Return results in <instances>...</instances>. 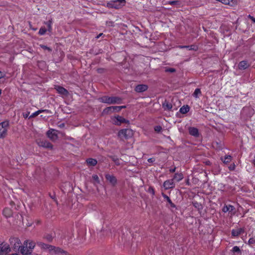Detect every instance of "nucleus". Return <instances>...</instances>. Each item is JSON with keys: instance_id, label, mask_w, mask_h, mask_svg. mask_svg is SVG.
I'll list each match as a JSON object with an SVG mask.
<instances>
[{"instance_id": "nucleus-41", "label": "nucleus", "mask_w": 255, "mask_h": 255, "mask_svg": "<svg viewBox=\"0 0 255 255\" xmlns=\"http://www.w3.org/2000/svg\"><path fill=\"white\" fill-rule=\"evenodd\" d=\"M48 27L49 31H51V23L50 22L48 23Z\"/></svg>"}, {"instance_id": "nucleus-3", "label": "nucleus", "mask_w": 255, "mask_h": 255, "mask_svg": "<svg viewBox=\"0 0 255 255\" xmlns=\"http://www.w3.org/2000/svg\"><path fill=\"white\" fill-rule=\"evenodd\" d=\"M9 241L11 250L18 251L21 245L20 239L16 237H11Z\"/></svg>"}, {"instance_id": "nucleus-32", "label": "nucleus", "mask_w": 255, "mask_h": 255, "mask_svg": "<svg viewBox=\"0 0 255 255\" xmlns=\"http://www.w3.org/2000/svg\"><path fill=\"white\" fill-rule=\"evenodd\" d=\"M92 179L95 181V183H100L99 177L97 175H93L92 176Z\"/></svg>"}, {"instance_id": "nucleus-2", "label": "nucleus", "mask_w": 255, "mask_h": 255, "mask_svg": "<svg viewBox=\"0 0 255 255\" xmlns=\"http://www.w3.org/2000/svg\"><path fill=\"white\" fill-rule=\"evenodd\" d=\"M126 2V0H114L108 2L107 5L109 8L119 9L124 6Z\"/></svg>"}, {"instance_id": "nucleus-5", "label": "nucleus", "mask_w": 255, "mask_h": 255, "mask_svg": "<svg viewBox=\"0 0 255 255\" xmlns=\"http://www.w3.org/2000/svg\"><path fill=\"white\" fill-rule=\"evenodd\" d=\"M133 135V131L130 129H123L119 131L118 136L121 138H128Z\"/></svg>"}, {"instance_id": "nucleus-44", "label": "nucleus", "mask_w": 255, "mask_h": 255, "mask_svg": "<svg viewBox=\"0 0 255 255\" xmlns=\"http://www.w3.org/2000/svg\"><path fill=\"white\" fill-rule=\"evenodd\" d=\"M28 255H39V254L36 253H31L30 252V254H29Z\"/></svg>"}, {"instance_id": "nucleus-35", "label": "nucleus", "mask_w": 255, "mask_h": 255, "mask_svg": "<svg viewBox=\"0 0 255 255\" xmlns=\"http://www.w3.org/2000/svg\"><path fill=\"white\" fill-rule=\"evenodd\" d=\"M154 129L156 131L160 132L162 129V128L160 126H156L155 127Z\"/></svg>"}, {"instance_id": "nucleus-6", "label": "nucleus", "mask_w": 255, "mask_h": 255, "mask_svg": "<svg viewBox=\"0 0 255 255\" xmlns=\"http://www.w3.org/2000/svg\"><path fill=\"white\" fill-rule=\"evenodd\" d=\"M111 122L117 126H120L123 123H128V120H127L123 117L120 116H116L111 118Z\"/></svg>"}, {"instance_id": "nucleus-25", "label": "nucleus", "mask_w": 255, "mask_h": 255, "mask_svg": "<svg viewBox=\"0 0 255 255\" xmlns=\"http://www.w3.org/2000/svg\"><path fill=\"white\" fill-rule=\"evenodd\" d=\"M88 165L90 166H94L97 163L96 159L93 158H89L86 160Z\"/></svg>"}, {"instance_id": "nucleus-29", "label": "nucleus", "mask_w": 255, "mask_h": 255, "mask_svg": "<svg viewBox=\"0 0 255 255\" xmlns=\"http://www.w3.org/2000/svg\"><path fill=\"white\" fill-rule=\"evenodd\" d=\"M201 94V92L200 89H196L193 95V96L196 98H198Z\"/></svg>"}, {"instance_id": "nucleus-33", "label": "nucleus", "mask_w": 255, "mask_h": 255, "mask_svg": "<svg viewBox=\"0 0 255 255\" xmlns=\"http://www.w3.org/2000/svg\"><path fill=\"white\" fill-rule=\"evenodd\" d=\"M248 244L249 245H255V238H250L248 241Z\"/></svg>"}, {"instance_id": "nucleus-24", "label": "nucleus", "mask_w": 255, "mask_h": 255, "mask_svg": "<svg viewBox=\"0 0 255 255\" xmlns=\"http://www.w3.org/2000/svg\"><path fill=\"white\" fill-rule=\"evenodd\" d=\"M163 197L167 201V202L169 203L171 207L174 208L175 207V205L172 203L169 197L166 195L162 193Z\"/></svg>"}, {"instance_id": "nucleus-16", "label": "nucleus", "mask_w": 255, "mask_h": 255, "mask_svg": "<svg viewBox=\"0 0 255 255\" xmlns=\"http://www.w3.org/2000/svg\"><path fill=\"white\" fill-rule=\"evenodd\" d=\"M2 214L6 218H9L12 215V211L11 208L5 207L2 212Z\"/></svg>"}, {"instance_id": "nucleus-45", "label": "nucleus", "mask_w": 255, "mask_h": 255, "mask_svg": "<svg viewBox=\"0 0 255 255\" xmlns=\"http://www.w3.org/2000/svg\"><path fill=\"white\" fill-rule=\"evenodd\" d=\"M251 19L252 20V21L254 22H255V18L252 17V16H250Z\"/></svg>"}, {"instance_id": "nucleus-43", "label": "nucleus", "mask_w": 255, "mask_h": 255, "mask_svg": "<svg viewBox=\"0 0 255 255\" xmlns=\"http://www.w3.org/2000/svg\"><path fill=\"white\" fill-rule=\"evenodd\" d=\"M167 71L170 72H173L175 71V70L173 68H170V69H169L168 70H167Z\"/></svg>"}, {"instance_id": "nucleus-26", "label": "nucleus", "mask_w": 255, "mask_h": 255, "mask_svg": "<svg viewBox=\"0 0 255 255\" xmlns=\"http://www.w3.org/2000/svg\"><path fill=\"white\" fill-rule=\"evenodd\" d=\"M189 111V107L188 106H183L180 109V112L182 114H186Z\"/></svg>"}, {"instance_id": "nucleus-27", "label": "nucleus", "mask_w": 255, "mask_h": 255, "mask_svg": "<svg viewBox=\"0 0 255 255\" xmlns=\"http://www.w3.org/2000/svg\"><path fill=\"white\" fill-rule=\"evenodd\" d=\"M163 107L165 110H170L172 108V106L171 104L166 102L163 104Z\"/></svg>"}, {"instance_id": "nucleus-18", "label": "nucleus", "mask_w": 255, "mask_h": 255, "mask_svg": "<svg viewBox=\"0 0 255 255\" xmlns=\"http://www.w3.org/2000/svg\"><path fill=\"white\" fill-rule=\"evenodd\" d=\"M235 210V208L232 206V205H226L222 209V211L224 213H226L228 212H233V214H235V212H233V211Z\"/></svg>"}, {"instance_id": "nucleus-48", "label": "nucleus", "mask_w": 255, "mask_h": 255, "mask_svg": "<svg viewBox=\"0 0 255 255\" xmlns=\"http://www.w3.org/2000/svg\"><path fill=\"white\" fill-rule=\"evenodd\" d=\"M24 117L25 118H27V117H28V115H27V114H26V115H24Z\"/></svg>"}, {"instance_id": "nucleus-38", "label": "nucleus", "mask_w": 255, "mask_h": 255, "mask_svg": "<svg viewBox=\"0 0 255 255\" xmlns=\"http://www.w3.org/2000/svg\"><path fill=\"white\" fill-rule=\"evenodd\" d=\"M41 47L43 49H45V50H48L49 51H50V49L47 47L46 46H45V45H41Z\"/></svg>"}, {"instance_id": "nucleus-31", "label": "nucleus", "mask_w": 255, "mask_h": 255, "mask_svg": "<svg viewBox=\"0 0 255 255\" xmlns=\"http://www.w3.org/2000/svg\"><path fill=\"white\" fill-rule=\"evenodd\" d=\"M231 156L230 155L226 156L224 159H222V161L224 163H228L231 161Z\"/></svg>"}, {"instance_id": "nucleus-47", "label": "nucleus", "mask_w": 255, "mask_h": 255, "mask_svg": "<svg viewBox=\"0 0 255 255\" xmlns=\"http://www.w3.org/2000/svg\"><path fill=\"white\" fill-rule=\"evenodd\" d=\"M102 35V33L100 34L98 36H97V38H99V37H100V36H101Z\"/></svg>"}, {"instance_id": "nucleus-21", "label": "nucleus", "mask_w": 255, "mask_h": 255, "mask_svg": "<svg viewBox=\"0 0 255 255\" xmlns=\"http://www.w3.org/2000/svg\"><path fill=\"white\" fill-rule=\"evenodd\" d=\"M183 178V175L182 173H176L173 179V181H175V182H179Z\"/></svg>"}, {"instance_id": "nucleus-11", "label": "nucleus", "mask_w": 255, "mask_h": 255, "mask_svg": "<svg viewBox=\"0 0 255 255\" xmlns=\"http://www.w3.org/2000/svg\"><path fill=\"white\" fill-rule=\"evenodd\" d=\"M48 137L52 140H55L57 138V131L54 129H50L47 132Z\"/></svg>"}, {"instance_id": "nucleus-12", "label": "nucleus", "mask_w": 255, "mask_h": 255, "mask_svg": "<svg viewBox=\"0 0 255 255\" xmlns=\"http://www.w3.org/2000/svg\"><path fill=\"white\" fill-rule=\"evenodd\" d=\"M244 230L242 228H237L233 229L232 231V236L233 237H237L240 235L244 233Z\"/></svg>"}, {"instance_id": "nucleus-7", "label": "nucleus", "mask_w": 255, "mask_h": 255, "mask_svg": "<svg viewBox=\"0 0 255 255\" xmlns=\"http://www.w3.org/2000/svg\"><path fill=\"white\" fill-rule=\"evenodd\" d=\"M8 122L4 121L0 124V138L4 137L7 132Z\"/></svg>"}, {"instance_id": "nucleus-23", "label": "nucleus", "mask_w": 255, "mask_h": 255, "mask_svg": "<svg viewBox=\"0 0 255 255\" xmlns=\"http://www.w3.org/2000/svg\"><path fill=\"white\" fill-rule=\"evenodd\" d=\"M249 66V64L245 61H243L240 62L239 64V68L240 69H245Z\"/></svg>"}, {"instance_id": "nucleus-30", "label": "nucleus", "mask_w": 255, "mask_h": 255, "mask_svg": "<svg viewBox=\"0 0 255 255\" xmlns=\"http://www.w3.org/2000/svg\"><path fill=\"white\" fill-rule=\"evenodd\" d=\"M232 252L234 253H238V254L241 255V251L239 247L238 246H235L233 248L232 250Z\"/></svg>"}, {"instance_id": "nucleus-10", "label": "nucleus", "mask_w": 255, "mask_h": 255, "mask_svg": "<svg viewBox=\"0 0 255 255\" xmlns=\"http://www.w3.org/2000/svg\"><path fill=\"white\" fill-rule=\"evenodd\" d=\"M163 186L165 190L174 188L175 184L174 183L173 179L166 180L164 182Z\"/></svg>"}, {"instance_id": "nucleus-17", "label": "nucleus", "mask_w": 255, "mask_h": 255, "mask_svg": "<svg viewBox=\"0 0 255 255\" xmlns=\"http://www.w3.org/2000/svg\"><path fill=\"white\" fill-rule=\"evenodd\" d=\"M106 178L113 185H114L117 183V179L115 176L112 175L107 174L106 175Z\"/></svg>"}, {"instance_id": "nucleus-28", "label": "nucleus", "mask_w": 255, "mask_h": 255, "mask_svg": "<svg viewBox=\"0 0 255 255\" xmlns=\"http://www.w3.org/2000/svg\"><path fill=\"white\" fill-rule=\"evenodd\" d=\"M48 112V110H38L34 113H33L30 116V118H33V117H35L37 116H38L39 114L42 113V112Z\"/></svg>"}, {"instance_id": "nucleus-49", "label": "nucleus", "mask_w": 255, "mask_h": 255, "mask_svg": "<svg viewBox=\"0 0 255 255\" xmlns=\"http://www.w3.org/2000/svg\"><path fill=\"white\" fill-rule=\"evenodd\" d=\"M1 94V90L0 89V95Z\"/></svg>"}, {"instance_id": "nucleus-4", "label": "nucleus", "mask_w": 255, "mask_h": 255, "mask_svg": "<svg viewBox=\"0 0 255 255\" xmlns=\"http://www.w3.org/2000/svg\"><path fill=\"white\" fill-rule=\"evenodd\" d=\"M100 102L109 104H120L121 99L116 97L104 96L99 99Z\"/></svg>"}, {"instance_id": "nucleus-39", "label": "nucleus", "mask_w": 255, "mask_h": 255, "mask_svg": "<svg viewBox=\"0 0 255 255\" xmlns=\"http://www.w3.org/2000/svg\"><path fill=\"white\" fill-rule=\"evenodd\" d=\"M4 75L5 74L3 73L0 71V79L3 78L4 76Z\"/></svg>"}, {"instance_id": "nucleus-15", "label": "nucleus", "mask_w": 255, "mask_h": 255, "mask_svg": "<svg viewBox=\"0 0 255 255\" xmlns=\"http://www.w3.org/2000/svg\"><path fill=\"white\" fill-rule=\"evenodd\" d=\"M147 86L146 85L141 84L138 85L135 88V90L137 92H143L145 91L147 89Z\"/></svg>"}, {"instance_id": "nucleus-34", "label": "nucleus", "mask_w": 255, "mask_h": 255, "mask_svg": "<svg viewBox=\"0 0 255 255\" xmlns=\"http://www.w3.org/2000/svg\"><path fill=\"white\" fill-rule=\"evenodd\" d=\"M46 31V29L45 28L41 27L39 31V34L42 35L45 33Z\"/></svg>"}, {"instance_id": "nucleus-19", "label": "nucleus", "mask_w": 255, "mask_h": 255, "mask_svg": "<svg viewBox=\"0 0 255 255\" xmlns=\"http://www.w3.org/2000/svg\"><path fill=\"white\" fill-rule=\"evenodd\" d=\"M189 132L191 135L195 137H197L199 135L198 129L194 127H190L189 128Z\"/></svg>"}, {"instance_id": "nucleus-37", "label": "nucleus", "mask_w": 255, "mask_h": 255, "mask_svg": "<svg viewBox=\"0 0 255 255\" xmlns=\"http://www.w3.org/2000/svg\"><path fill=\"white\" fill-rule=\"evenodd\" d=\"M113 160L114 161V162H115V163L116 164H118V165L120 164V160H119L118 159H116L115 158H113Z\"/></svg>"}, {"instance_id": "nucleus-13", "label": "nucleus", "mask_w": 255, "mask_h": 255, "mask_svg": "<svg viewBox=\"0 0 255 255\" xmlns=\"http://www.w3.org/2000/svg\"><path fill=\"white\" fill-rule=\"evenodd\" d=\"M55 88L58 93L64 96H67L68 94V92L67 90L62 87L56 86Z\"/></svg>"}, {"instance_id": "nucleus-40", "label": "nucleus", "mask_w": 255, "mask_h": 255, "mask_svg": "<svg viewBox=\"0 0 255 255\" xmlns=\"http://www.w3.org/2000/svg\"><path fill=\"white\" fill-rule=\"evenodd\" d=\"M155 161V159L153 158H149L148 159V161L149 162H153Z\"/></svg>"}, {"instance_id": "nucleus-22", "label": "nucleus", "mask_w": 255, "mask_h": 255, "mask_svg": "<svg viewBox=\"0 0 255 255\" xmlns=\"http://www.w3.org/2000/svg\"><path fill=\"white\" fill-rule=\"evenodd\" d=\"M24 242H27V244H28V249L31 252L32 250L35 247V243L33 241L28 240L25 241Z\"/></svg>"}, {"instance_id": "nucleus-14", "label": "nucleus", "mask_w": 255, "mask_h": 255, "mask_svg": "<svg viewBox=\"0 0 255 255\" xmlns=\"http://www.w3.org/2000/svg\"><path fill=\"white\" fill-rule=\"evenodd\" d=\"M37 247H39L41 249L48 251H52L53 249V247L52 246L42 243H38L37 244Z\"/></svg>"}, {"instance_id": "nucleus-1", "label": "nucleus", "mask_w": 255, "mask_h": 255, "mask_svg": "<svg viewBox=\"0 0 255 255\" xmlns=\"http://www.w3.org/2000/svg\"><path fill=\"white\" fill-rule=\"evenodd\" d=\"M11 249L9 245L6 243L0 244V255H20L18 253L10 254Z\"/></svg>"}, {"instance_id": "nucleus-20", "label": "nucleus", "mask_w": 255, "mask_h": 255, "mask_svg": "<svg viewBox=\"0 0 255 255\" xmlns=\"http://www.w3.org/2000/svg\"><path fill=\"white\" fill-rule=\"evenodd\" d=\"M39 146H41L46 148H52V144L48 141L45 140L42 141L38 143Z\"/></svg>"}, {"instance_id": "nucleus-8", "label": "nucleus", "mask_w": 255, "mask_h": 255, "mask_svg": "<svg viewBox=\"0 0 255 255\" xmlns=\"http://www.w3.org/2000/svg\"><path fill=\"white\" fill-rule=\"evenodd\" d=\"M126 108V106H111L106 108L104 110V113H109L114 112H119L123 108Z\"/></svg>"}, {"instance_id": "nucleus-36", "label": "nucleus", "mask_w": 255, "mask_h": 255, "mask_svg": "<svg viewBox=\"0 0 255 255\" xmlns=\"http://www.w3.org/2000/svg\"><path fill=\"white\" fill-rule=\"evenodd\" d=\"M148 191L152 194H154V190L152 187H149L148 189Z\"/></svg>"}, {"instance_id": "nucleus-42", "label": "nucleus", "mask_w": 255, "mask_h": 255, "mask_svg": "<svg viewBox=\"0 0 255 255\" xmlns=\"http://www.w3.org/2000/svg\"><path fill=\"white\" fill-rule=\"evenodd\" d=\"M235 165L234 164L233 165L230 166V170H234L235 169Z\"/></svg>"}, {"instance_id": "nucleus-46", "label": "nucleus", "mask_w": 255, "mask_h": 255, "mask_svg": "<svg viewBox=\"0 0 255 255\" xmlns=\"http://www.w3.org/2000/svg\"><path fill=\"white\" fill-rule=\"evenodd\" d=\"M175 171V168H173V169H170V171L171 172H174Z\"/></svg>"}, {"instance_id": "nucleus-9", "label": "nucleus", "mask_w": 255, "mask_h": 255, "mask_svg": "<svg viewBox=\"0 0 255 255\" xmlns=\"http://www.w3.org/2000/svg\"><path fill=\"white\" fill-rule=\"evenodd\" d=\"M18 252L22 255H28L30 254V252L29 249H28V244H27V242H24L23 245H21Z\"/></svg>"}]
</instances>
